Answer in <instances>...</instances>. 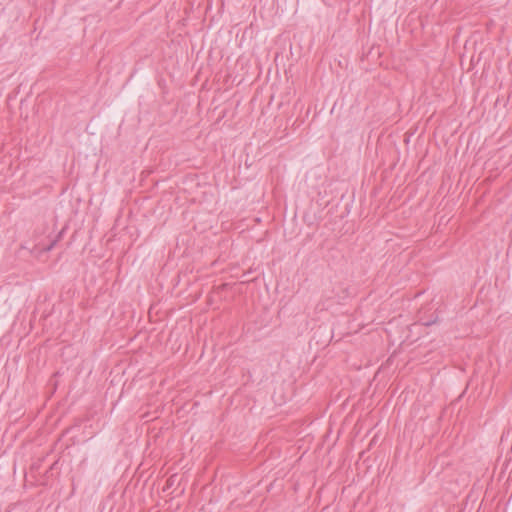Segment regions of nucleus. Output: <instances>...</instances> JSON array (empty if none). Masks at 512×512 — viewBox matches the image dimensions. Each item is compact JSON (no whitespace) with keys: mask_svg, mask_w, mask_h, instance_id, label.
Returning <instances> with one entry per match:
<instances>
[{"mask_svg":"<svg viewBox=\"0 0 512 512\" xmlns=\"http://www.w3.org/2000/svg\"><path fill=\"white\" fill-rule=\"evenodd\" d=\"M55 244H56V241H53V242H52V243H51V244L46 248V250H47V251L52 250V249H53V247L55 246Z\"/></svg>","mask_w":512,"mask_h":512,"instance_id":"nucleus-1","label":"nucleus"}]
</instances>
